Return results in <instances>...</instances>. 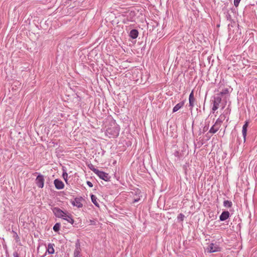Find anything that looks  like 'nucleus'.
Listing matches in <instances>:
<instances>
[{
	"label": "nucleus",
	"mask_w": 257,
	"mask_h": 257,
	"mask_svg": "<svg viewBox=\"0 0 257 257\" xmlns=\"http://www.w3.org/2000/svg\"><path fill=\"white\" fill-rule=\"evenodd\" d=\"M208 129V125H206L203 128V132H206Z\"/></svg>",
	"instance_id": "obj_30"
},
{
	"label": "nucleus",
	"mask_w": 257,
	"mask_h": 257,
	"mask_svg": "<svg viewBox=\"0 0 257 257\" xmlns=\"http://www.w3.org/2000/svg\"><path fill=\"white\" fill-rule=\"evenodd\" d=\"M13 233H14V235H13V237L14 238H15V239L16 240V242H18L20 241V237L19 236H18V235L17 234V233L13 231Z\"/></svg>",
	"instance_id": "obj_24"
},
{
	"label": "nucleus",
	"mask_w": 257,
	"mask_h": 257,
	"mask_svg": "<svg viewBox=\"0 0 257 257\" xmlns=\"http://www.w3.org/2000/svg\"><path fill=\"white\" fill-rule=\"evenodd\" d=\"M39 249H40V248H39V247H38L37 250H38V253H39V252H40Z\"/></svg>",
	"instance_id": "obj_34"
},
{
	"label": "nucleus",
	"mask_w": 257,
	"mask_h": 257,
	"mask_svg": "<svg viewBox=\"0 0 257 257\" xmlns=\"http://www.w3.org/2000/svg\"><path fill=\"white\" fill-rule=\"evenodd\" d=\"M106 132L111 135L112 137H116L119 135V128L117 126L115 125L113 127L107 128Z\"/></svg>",
	"instance_id": "obj_1"
},
{
	"label": "nucleus",
	"mask_w": 257,
	"mask_h": 257,
	"mask_svg": "<svg viewBox=\"0 0 257 257\" xmlns=\"http://www.w3.org/2000/svg\"><path fill=\"white\" fill-rule=\"evenodd\" d=\"M140 200V198H138L137 199H135L134 200V202H137Z\"/></svg>",
	"instance_id": "obj_33"
},
{
	"label": "nucleus",
	"mask_w": 257,
	"mask_h": 257,
	"mask_svg": "<svg viewBox=\"0 0 257 257\" xmlns=\"http://www.w3.org/2000/svg\"><path fill=\"white\" fill-rule=\"evenodd\" d=\"M224 14L225 15V18L226 20L229 22H231L232 20L231 15H230L228 11L224 13Z\"/></svg>",
	"instance_id": "obj_20"
},
{
	"label": "nucleus",
	"mask_w": 257,
	"mask_h": 257,
	"mask_svg": "<svg viewBox=\"0 0 257 257\" xmlns=\"http://www.w3.org/2000/svg\"><path fill=\"white\" fill-rule=\"evenodd\" d=\"M230 216V213L228 211H223L219 216V220L221 221H225Z\"/></svg>",
	"instance_id": "obj_13"
},
{
	"label": "nucleus",
	"mask_w": 257,
	"mask_h": 257,
	"mask_svg": "<svg viewBox=\"0 0 257 257\" xmlns=\"http://www.w3.org/2000/svg\"><path fill=\"white\" fill-rule=\"evenodd\" d=\"M138 35H139L138 31L136 29H133L131 31L129 36L131 38L135 39L138 37Z\"/></svg>",
	"instance_id": "obj_15"
},
{
	"label": "nucleus",
	"mask_w": 257,
	"mask_h": 257,
	"mask_svg": "<svg viewBox=\"0 0 257 257\" xmlns=\"http://www.w3.org/2000/svg\"><path fill=\"white\" fill-rule=\"evenodd\" d=\"M13 256H14V257H19V254L17 251H15L13 253Z\"/></svg>",
	"instance_id": "obj_32"
},
{
	"label": "nucleus",
	"mask_w": 257,
	"mask_h": 257,
	"mask_svg": "<svg viewBox=\"0 0 257 257\" xmlns=\"http://www.w3.org/2000/svg\"><path fill=\"white\" fill-rule=\"evenodd\" d=\"M54 244L49 243L48 246L46 247V252L44 255H40L41 257H44L46 253L48 252L49 254H53L54 253V249L53 247Z\"/></svg>",
	"instance_id": "obj_10"
},
{
	"label": "nucleus",
	"mask_w": 257,
	"mask_h": 257,
	"mask_svg": "<svg viewBox=\"0 0 257 257\" xmlns=\"http://www.w3.org/2000/svg\"><path fill=\"white\" fill-rule=\"evenodd\" d=\"M195 101V99L194 96V91L193 90L191 91L189 95V106L190 107V109L192 110L193 107L194 106V102Z\"/></svg>",
	"instance_id": "obj_9"
},
{
	"label": "nucleus",
	"mask_w": 257,
	"mask_h": 257,
	"mask_svg": "<svg viewBox=\"0 0 257 257\" xmlns=\"http://www.w3.org/2000/svg\"><path fill=\"white\" fill-rule=\"evenodd\" d=\"M223 206L225 207L230 208L232 206V203L229 200H224L223 202Z\"/></svg>",
	"instance_id": "obj_18"
},
{
	"label": "nucleus",
	"mask_w": 257,
	"mask_h": 257,
	"mask_svg": "<svg viewBox=\"0 0 257 257\" xmlns=\"http://www.w3.org/2000/svg\"><path fill=\"white\" fill-rule=\"evenodd\" d=\"M184 104V101L180 102L178 103V104H177L173 107V112H176L177 111H178L179 109H180L181 107H182L183 106Z\"/></svg>",
	"instance_id": "obj_16"
},
{
	"label": "nucleus",
	"mask_w": 257,
	"mask_h": 257,
	"mask_svg": "<svg viewBox=\"0 0 257 257\" xmlns=\"http://www.w3.org/2000/svg\"><path fill=\"white\" fill-rule=\"evenodd\" d=\"M91 199L93 203L97 207H99V204L97 201V197L94 195H91Z\"/></svg>",
	"instance_id": "obj_17"
},
{
	"label": "nucleus",
	"mask_w": 257,
	"mask_h": 257,
	"mask_svg": "<svg viewBox=\"0 0 257 257\" xmlns=\"http://www.w3.org/2000/svg\"><path fill=\"white\" fill-rule=\"evenodd\" d=\"M53 212L55 215L58 218H63L64 217V215H66V212H64L58 207H54L53 209Z\"/></svg>",
	"instance_id": "obj_5"
},
{
	"label": "nucleus",
	"mask_w": 257,
	"mask_h": 257,
	"mask_svg": "<svg viewBox=\"0 0 257 257\" xmlns=\"http://www.w3.org/2000/svg\"><path fill=\"white\" fill-rule=\"evenodd\" d=\"M62 219L66 220L68 222L70 223L71 224H73L74 223V220L72 218L71 214L67 212H66V215H64V217Z\"/></svg>",
	"instance_id": "obj_14"
},
{
	"label": "nucleus",
	"mask_w": 257,
	"mask_h": 257,
	"mask_svg": "<svg viewBox=\"0 0 257 257\" xmlns=\"http://www.w3.org/2000/svg\"><path fill=\"white\" fill-rule=\"evenodd\" d=\"M62 176L65 182L67 183L68 174L66 173V171H63Z\"/></svg>",
	"instance_id": "obj_25"
},
{
	"label": "nucleus",
	"mask_w": 257,
	"mask_h": 257,
	"mask_svg": "<svg viewBox=\"0 0 257 257\" xmlns=\"http://www.w3.org/2000/svg\"><path fill=\"white\" fill-rule=\"evenodd\" d=\"M229 92L227 88L223 89L221 92L220 94L222 95H225L226 94H228Z\"/></svg>",
	"instance_id": "obj_26"
},
{
	"label": "nucleus",
	"mask_w": 257,
	"mask_h": 257,
	"mask_svg": "<svg viewBox=\"0 0 257 257\" xmlns=\"http://www.w3.org/2000/svg\"><path fill=\"white\" fill-rule=\"evenodd\" d=\"M240 0H234V5L235 7H237L240 3Z\"/></svg>",
	"instance_id": "obj_27"
},
{
	"label": "nucleus",
	"mask_w": 257,
	"mask_h": 257,
	"mask_svg": "<svg viewBox=\"0 0 257 257\" xmlns=\"http://www.w3.org/2000/svg\"><path fill=\"white\" fill-rule=\"evenodd\" d=\"M35 182L39 188H42L44 187V176L39 174L35 180Z\"/></svg>",
	"instance_id": "obj_4"
},
{
	"label": "nucleus",
	"mask_w": 257,
	"mask_h": 257,
	"mask_svg": "<svg viewBox=\"0 0 257 257\" xmlns=\"http://www.w3.org/2000/svg\"><path fill=\"white\" fill-rule=\"evenodd\" d=\"M81 251L79 250H74L73 253L74 257H81Z\"/></svg>",
	"instance_id": "obj_21"
},
{
	"label": "nucleus",
	"mask_w": 257,
	"mask_h": 257,
	"mask_svg": "<svg viewBox=\"0 0 257 257\" xmlns=\"http://www.w3.org/2000/svg\"><path fill=\"white\" fill-rule=\"evenodd\" d=\"M61 224L60 223H56L53 226V230L55 232H58L60 230Z\"/></svg>",
	"instance_id": "obj_19"
},
{
	"label": "nucleus",
	"mask_w": 257,
	"mask_h": 257,
	"mask_svg": "<svg viewBox=\"0 0 257 257\" xmlns=\"http://www.w3.org/2000/svg\"><path fill=\"white\" fill-rule=\"evenodd\" d=\"M185 215L182 213H180L177 217L178 219L181 221H183Z\"/></svg>",
	"instance_id": "obj_23"
},
{
	"label": "nucleus",
	"mask_w": 257,
	"mask_h": 257,
	"mask_svg": "<svg viewBox=\"0 0 257 257\" xmlns=\"http://www.w3.org/2000/svg\"><path fill=\"white\" fill-rule=\"evenodd\" d=\"M221 101V98L219 96H216L214 97V100L213 101V105L212 107V110L215 111L216 110L218 107Z\"/></svg>",
	"instance_id": "obj_8"
},
{
	"label": "nucleus",
	"mask_w": 257,
	"mask_h": 257,
	"mask_svg": "<svg viewBox=\"0 0 257 257\" xmlns=\"http://www.w3.org/2000/svg\"><path fill=\"white\" fill-rule=\"evenodd\" d=\"M175 156L179 158L180 157V154L178 151H176L174 153Z\"/></svg>",
	"instance_id": "obj_28"
},
{
	"label": "nucleus",
	"mask_w": 257,
	"mask_h": 257,
	"mask_svg": "<svg viewBox=\"0 0 257 257\" xmlns=\"http://www.w3.org/2000/svg\"><path fill=\"white\" fill-rule=\"evenodd\" d=\"M74 250H79L81 251L80 245L79 242V240H77V242L75 244V249Z\"/></svg>",
	"instance_id": "obj_22"
},
{
	"label": "nucleus",
	"mask_w": 257,
	"mask_h": 257,
	"mask_svg": "<svg viewBox=\"0 0 257 257\" xmlns=\"http://www.w3.org/2000/svg\"><path fill=\"white\" fill-rule=\"evenodd\" d=\"M248 124H249V121H245L244 122V124H243V125L242 126V136L243 137L244 142L245 141V138H246V136L247 135V130Z\"/></svg>",
	"instance_id": "obj_12"
},
{
	"label": "nucleus",
	"mask_w": 257,
	"mask_h": 257,
	"mask_svg": "<svg viewBox=\"0 0 257 257\" xmlns=\"http://www.w3.org/2000/svg\"><path fill=\"white\" fill-rule=\"evenodd\" d=\"M87 184L88 185V186L90 187H93V184L92 183L90 182V181H87Z\"/></svg>",
	"instance_id": "obj_31"
},
{
	"label": "nucleus",
	"mask_w": 257,
	"mask_h": 257,
	"mask_svg": "<svg viewBox=\"0 0 257 257\" xmlns=\"http://www.w3.org/2000/svg\"><path fill=\"white\" fill-rule=\"evenodd\" d=\"M220 250V248L218 245L214 243H211L208 245L207 247V251L209 252H215Z\"/></svg>",
	"instance_id": "obj_7"
},
{
	"label": "nucleus",
	"mask_w": 257,
	"mask_h": 257,
	"mask_svg": "<svg viewBox=\"0 0 257 257\" xmlns=\"http://www.w3.org/2000/svg\"><path fill=\"white\" fill-rule=\"evenodd\" d=\"M222 123V120L220 118H218L214 124L210 129L209 133L211 134H215L216 133L221 126Z\"/></svg>",
	"instance_id": "obj_2"
},
{
	"label": "nucleus",
	"mask_w": 257,
	"mask_h": 257,
	"mask_svg": "<svg viewBox=\"0 0 257 257\" xmlns=\"http://www.w3.org/2000/svg\"><path fill=\"white\" fill-rule=\"evenodd\" d=\"M89 169L92 170L93 172H94V170H97V169L95 168L92 165H91V166H89Z\"/></svg>",
	"instance_id": "obj_29"
},
{
	"label": "nucleus",
	"mask_w": 257,
	"mask_h": 257,
	"mask_svg": "<svg viewBox=\"0 0 257 257\" xmlns=\"http://www.w3.org/2000/svg\"><path fill=\"white\" fill-rule=\"evenodd\" d=\"M54 184L55 188L57 189H62L64 187V184L63 183V182L58 179H56L54 180Z\"/></svg>",
	"instance_id": "obj_11"
},
{
	"label": "nucleus",
	"mask_w": 257,
	"mask_h": 257,
	"mask_svg": "<svg viewBox=\"0 0 257 257\" xmlns=\"http://www.w3.org/2000/svg\"><path fill=\"white\" fill-rule=\"evenodd\" d=\"M94 173L96 174L100 179L105 181H109L110 177L108 174L98 170H94Z\"/></svg>",
	"instance_id": "obj_3"
},
{
	"label": "nucleus",
	"mask_w": 257,
	"mask_h": 257,
	"mask_svg": "<svg viewBox=\"0 0 257 257\" xmlns=\"http://www.w3.org/2000/svg\"><path fill=\"white\" fill-rule=\"evenodd\" d=\"M82 200H83V198L82 197H76L74 200L71 202L73 206H76L77 208H81L83 206V204L81 203Z\"/></svg>",
	"instance_id": "obj_6"
}]
</instances>
